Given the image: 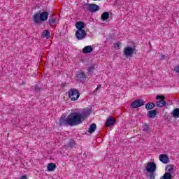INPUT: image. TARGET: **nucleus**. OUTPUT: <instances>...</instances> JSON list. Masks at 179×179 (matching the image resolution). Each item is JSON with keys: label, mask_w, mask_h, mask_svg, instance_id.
Masks as SVG:
<instances>
[{"label": "nucleus", "mask_w": 179, "mask_h": 179, "mask_svg": "<svg viewBox=\"0 0 179 179\" xmlns=\"http://www.w3.org/2000/svg\"><path fill=\"white\" fill-rule=\"evenodd\" d=\"M82 122H83L82 117L78 112H73L67 117L62 115L59 120L60 127H75L82 124Z\"/></svg>", "instance_id": "obj_1"}, {"label": "nucleus", "mask_w": 179, "mask_h": 179, "mask_svg": "<svg viewBox=\"0 0 179 179\" xmlns=\"http://www.w3.org/2000/svg\"><path fill=\"white\" fill-rule=\"evenodd\" d=\"M48 12L44 11L41 13L39 11L33 15V22L35 24H40L41 22H45L48 19Z\"/></svg>", "instance_id": "obj_2"}, {"label": "nucleus", "mask_w": 179, "mask_h": 179, "mask_svg": "<svg viewBox=\"0 0 179 179\" xmlns=\"http://www.w3.org/2000/svg\"><path fill=\"white\" fill-rule=\"evenodd\" d=\"M68 96L71 101H76L80 97V92L75 88H71L68 92Z\"/></svg>", "instance_id": "obj_3"}, {"label": "nucleus", "mask_w": 179, "mask_h": 179, "mask_svg": "<svg viewBox=\"0 0 179 179\" xmlns=\"http://www.w3.org/2000/svg\"><path fill=\"white\" fill-rule=\"evenodd\" d=\"M142 106H145V101L142 99H139L133 101L130 107L131 108H139V107H142Z\"/></svg>", "instance_id": "obj_4"}, {"label": "nucleus", "mask_w": 179, "mask_h": 179, "mask_svg": "<svg viewBox=\"0 0 179 179\" xmlns=\"http://www.w3.org/2000/svg\"><path fill=\"white\" fill-rule=\"evenodd\" d=\"M123 52L126 58H129V57H131L135 52V48L132 47H126L124 48Z\"/></svg>", "instance_id": "obj_5"}, {"label": "nucleus", "mask_w": 179, "mask_h": 179, "mask_svg": "<svg viewBox=\"0 0 179 179\" xmlns=\"http://www.w3.org/2000/svg\"><path fill=\"white\" fill-rule=\"evenodd\" d=\"M76 27L77 29V36L79 35V31H81L83 34H85V22L82 21L77 22L76 23Z\"/></svg>", "instance_id": "obj_6"}, {"label": "nucleus", "mask_w": 179, "mask_h": 179, "mask_svg": "<svg viewBox=\"0 0 179 179\" xmlns=\"http://www.w3.org/2000/svg\"><path fill=\"white\" fill-rule=\"evenodd\" d=\"M157 100H160L157 101V107H159L160 108H162V107H164V106H166V101H164V99H166V97H164V96H160V95H157L156 96Z\"/></svg>", "instance_id": "obj_7"}, {"label": "nucleus", "mask_w": 179, "mask_h": 179, "mask_svg": "<svg viewBox=\"0 0 179 179\" xmlns=\"http://www.w3.org/2000/svg\"><path fill=\"white\" fill-rule=\"evenodd\" d=\"M90 113L92 110L90 109H84L82 113H80V116L81 117V120L83 122L90 115Z\"/></svg>", "instance_id": "obj_8"}, {"label": "nucleus", "mask_w": 179, "mask_h": 179, "mask_svg": "<svg viewBox=\"0 0 179 179\" xmlns=\"http://www.w3.org/2000/svg\"><path fill=\"white\" fill-rule=\"evenodd\" d=\"M146 170L148 173H155L156 171V164H155V162L148 163Z\"/></svg>", "instance_id": "obj_9"}, {"label": "nucleus", "mask_w": 179, "mask_h": 179, "mask_svg": "<svg viewBox=\"0 0 179 179\" xmlns=\"http://www.w3.org/2000/svg\"><path fill=\"white\" fill-rule=\"evenodd\" d=\"M159 160L162 162V163H164V164H167V163L170 162V159L165 154H162L159 155Z\"/></svg>", "instance_id": "obj_10"}, {"label": "nucleus", "mask_w": 179, "mask_h": 179, "mask_svg": "<svg viewBox=\"0 0 179 179\" xmlns=\"http://www.w3.org/2000/svg\"><path fill=\"white\" fill-rule=\"evenodd\" d=\"M89 6V10L90 12H92V13H94V12H97L99 11V6L97 4H89L88 5Z\"/></svg>", "instance_id": "obj_11"}, {"label": "nucleus", "mask_w": 179, "mask_h": 179, "mask_svg": "<svg viewBox=\"0 0 179 179\" xmlns=\"http://www.w3.org/2000/svg\"><path fill=\"white\" fill-rule=\"evenodd\" d=\"M86 35H87L86 31H85L84 34L82 33V31H79L78 35V31H76V37L77 40H83L86 38Z\"/></svg>", "instance_id": "obj_12"}, {"label": "nucleus", "mask_w": 179, "mask_h": 179, "mask_svg": "<svg viewBox=\"0 0 179 179\" xmlns=\"http://www.w3.org/2000/svg\"><path fill=\"white\" fill-rule=\"evenodd\" d=\"M115 122H117V121L115 120H114V118H113L112 117H109L107 119L106 125V127H111V125H114L115 124Z\"/></svg>", "instance_id": "obj_13"}, {"label": "nucleus", "mask_w": 179, "mask_h": 179, "mask_svg": "<svg viewBox=\"0 0 179 179\" xmlns=\"http://www.w3.org/2000/svg\"><path fill=\"white\" fill-rule=\"evenodd\" d=\"M156 115H157V110H150L147 114V117H148V118H155Z\"/></svg>", "instance_id": "obj_14"}, {"label": "nucleus", "mask_w": 179, "mask_h": 179, "mask_svg": "<svg viewBox=\"0 0 179 179\" xmlns=\"http://www.w3.org/2000/svg\"><path fill=\"white\" fill-rule=\"evenodd\" d=\"M92 51H93V47L90 45L85 46L83 49V54H90V52H92Z\"/></svg>", "instance_id": "obj_15"}, {"label": "nucleus", "mask_w": 179, "mask_h": 179, "mask_svg": "<svg viewBox=\"0 0 179 179\" xmlns=\"http://www.w3.org/2000/svg\"><path fill=\"white\" fill-rule=\"evenodd\" d=\"M165 171H166V173H170L171 174V173L174 171V165L173 164L167 165L165 168Z\"/></svg>", "instance_id": "obj_16"}, {"label": "nucleus", "mask_w": 179, "mask_h": 179, "mask_svg": "<svg viewBox=\"0 0 179 179\" xmlns=\"http://www.w3.org/2000/svg\"><path fill=\"white\" fill-rule=\"evenodd\" d=\"M47 167H48V171H54V170L57 169V165L54 163H49Z\"/></svg>", "instance_id": "obj_17"}, {"label": "nucleus", "mask_w": 179, "mask_h": 179, "mask_svg": "<svg viewBox=\"0 0 179 179\" xmlns=\"http://www.w3.org/2000/svg\"><path fill=\"white\" fill-rule=\"evenodd\" d=\"M110 17V13L109 12H104L101 15V19L104 22L105 20H107Z\"/></svg>", "instance_id": "obj_18"}, {"label": "nucleus", "mask_w": 179, "mask_h": 179, "mask_svg": "<svg viewBox=\"0 0 179 179\" xmlns=\"http://www.w3.org/2000/svg\"><path fill=\"white\" fill-rule=\"evenodd\" d=\"M77 78H79L80 79H87V77H86V74L83 71L78 72L77 74Z\"/></svg>", "instance_id": "obj_19"}, {"label": "nucleus", "mask_w": 179, "mask_h": 179, "mask_svg": "<svg viewBox=\"0 0 179 179\" xmlns=\"http://www.w3.org/2000/svg\"><path fill=\"white\" fill-rule=\"evenodd\" d=\"M171 115L174 118H179V108L174 109L172 111Z\"/></svg>", "instance_id": "obj_20"}, {"label": "nucleus", "mask_w": 179, "mask_h": 179, "mask_svg": "<svg viewBox=\"0 0 179 179\" xmlns=\"http://www.w3.org/2000/svg\"><path fill=\"white\" fill-rule=\"evenodd\" d=\"M173 178V176L171 173L166 172L163 176L160 178V179H171Z\"/></svg>", "instance_id": "obj_21"}, {"label": "nucleus", "mask_w": 179, "mask_h": 179, "mask_svg": "<svg viewBox=\"0 0 179 179\" xmlns=\"http://www.w3.org/2000/svg\"><path fill=\"white\" fill-rule=\"evenodd\" d=\"M97 127L96 126V124L93 123L90 125L88 132L90 134H93L94 131H96Z\"/></svg>", "instance_id": "obj_22"}, {"label": "nucleus", "mask_w": 179, "mask_h": 179, "mask_svg": "<svg viewBox=\"0 0 179 179\" xmlns=\"http://www.w3.org/2000/svg\"><path fill=\"white\" fill-rule=\"evenodd\" d=\"M42 36L46 37V38H50V37H51V34L50 33V31L44 30L42 33Z\"/></svg>", "instance_id": "obj_23"}, {"label": "nucleus", "mask_w": 179, "mask_h": 179, "mask_svg": "<svg viewBox=\"0 0 179 179\" xmlns=\"http://www.w3.org/2000/svg\"><path fill=\"white\" fill-rule=\"evenodd\" d=\"M146 110H153L155 108V104L153 103H148L145 105Z\"/></svg>", "instance_id": "obj_24"}, {"label": "nucleus", "mask_w": 179, "mask_h": 179, "mask_svg": "<svg viewBox=\"0 0 179 179\" xmlns=\"http://www.w3.org/2000/svg\"><path fill=\"white\" fill-rule=\"evenodd\" d=\"M55 22H57V19H55V17H52L49 19L48 23L50 26H52V24H55Z\"/></svg>", "instance_id": "obj_25"}, {"label": "nucleus", "mask_w": 179, "mask_h": 179, "mask_svg": "<svg viewBox=\"0 0 179 179\" xmlns=\"http://www.w3.org/2000/svg\"><path fill=\"white\" fill-rule=\"evenodd\" d=\"M143 131H145V132H146L147 134H149V125H148V124H145L143 127Z\"/></svg>", "instance_id": "obj_26"}, {"label": "nucleus", "mask_w": 179, "mask_h": 179, "mask_svg": "<svg viewBox=\"0 0 179 179\" xmlns=\"http://www.w3.org/2000/svg\"><path fill=\"white\" fill-rule=\"evenodd\" d=\"M75 145H76V143H75V141H71L69 143V148H71V149H72V148H75Z\"/></svg>", "instance_id": "obj_27"}, {"label": "nucleus", "mask_w": 179, "mask_h": 179, "mask_svg": "<svg viewBox=\"0 0 179 179\" xmlns=\"http://www.w3.org/2000/svg\"><path fill=\"white\" fill-rule=\"evenodd\" d=\"M150 175H149V178L150 179H155V172H149Z\"/></svg>", "instance_id": "obj_28"}, {"label": "nucleus", "mask_w": 179, "mask_h": 179, "mask_svg": "<svg viewBox=\"0 0 179 179\" xmlns=\"http://www.w3.org/2000/svg\"><path fill=\"white\" fill-rule=\"evenodd\" d=\"M94 71V66H91L88 68V72H93Z\"/></svg>", "instance_id": "obj_29"}, {"label": "nucleus", "mask_w": 179, "mask_h": 179, "mask_svg": "<svg viewBox=\"0 0 179 179\" xmlns=\"http://www.w3.org/2000/svg\"><path fill=\"white\" fill-rule=\"evenodd\" d=\"M40 90H41V88L38 86L35 85V92L36 93H38V92H40Z\"/></svg>", "instance_id": "obj_30"}, {"label": "nucleus", "mask_w": 179, "mask_h": 179, "mask_svg": "<svg viewBox=\"0 0 179 179\" xmlns=\"http://www.w3.org/2000/svg\"><path fill=\"white\" fill-rule=\"evenodd\" d=\"M101 87V85H99L93 92V94H96V92Z\"/></svg>", "instance_id": "obj_31"}, {"label": "nucleus", "mask_w": 179, "mask_h": 179, "mask_svg": "<svg viewBox=\"0 0 179 179\" xmlns=\"http://www.w3.org/2000/svg\"><path fill=\"white\" fill-rule=\"evenodd\" d=\"M174 71L175 72H176L177 73H179V65L176 67L174 68Z\"/></svg>", "instance_id": "obj_32"}, {"label": "nucleus", "mask_w": 179, "mask_h": 179, "mask_svg": "<svg viewBox=\"0 0 179 179\" xmlns=\"http://www.w3.org/2000/svg\"><path fill=\"white\" fill-rule=\"evenodd\" d=\"M115 45H116V47H120V45H121V43L117 42V43H116Z\"/></svg>", "instance_id": "obj_33"}, {"label": "nucleus", "mask_w": 179, "mask_h": 179, "mask_svg": "<svg viewBox=\"0 0 179 179\" xmlns=\"http://www.w3.org/2000/svg\"><path fill=\"white\" fill-rule=\"evenodd\" d=\"M164 57H166V56H164V55H162V57H161V59H164Z\"/></svg>", "instance_id": "obj_34"}, {"label": "nucleus", "mask_w": 179, "mask_h": 179, "mask_svg": "<svg viewBox=\"0 0 179 179\" xmlns=\"http://www.w3.org/2000/svg\"><path fill=\"white\" fill-rule=\"evenodd\" d=\"M94 1H97V0H94Z\"/></svg>", "instance_id": "obj_35"}]
</instances>
